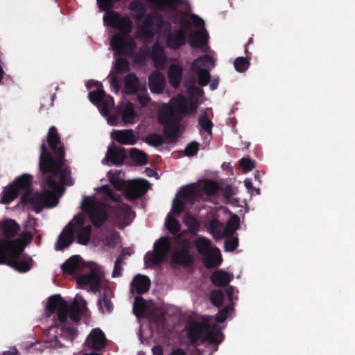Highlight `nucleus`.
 Masks as SVG:
<instances>
[{
	"instance_id": "nucleus-1",
	"label": "nucleus",
	"mask_w": 355,
	"mask_h": 355,
	"mask_svg": "<svg viewBox=\"0 0 355 355\" xmlns=\"http://www.w3.org/2000/svg\"><path fill=\"white\" fill-rule=\"evenodd\" d=\"M47 139L58 160L55 161L51 157L45 143L43 142L41 146L40 167L44 173H51L46 177V184L51 191L44 189L42 193H33L30 190L31 176L23 175L15 180L14 185L4 189L0 200L1 203H10L17 197L21 189L24 191L23 201L30 203L37 213H39L44 207L51 208L58 205V198L64 192V189L60 183L70 184L71 180L70 172L67 168H64V151L54 126L50 128Z\"/></svg>"
},
{
	"instance_id": "nucleus-2",
	"label": "nucleus",
	"mask_w": 355,
	"mask_h": 355,
	"mask_svg": "<svg viewBox=\"0 0 355 355\" xmlns=\"http://www.w3.org/2000/svg\"><path fill=\"white\" fill-rule=\"evenodd\" d=\"M132 15L137 21V35L141 39L150 40L155 32L157 40L162 42L164 37L168 47L177 49L184 44L186 35L192 48L208 51L207 32L204 21L195 15L180 13L174 18V23L179 24V28L171 32V26L165 21L159 11L146 15V6L140 2L130 4Z\"/></svg>"
},
{
	"instance_id": "nucleus-3",
	"label": "nucleus",
	"mask_w": 355,
	"mask_h": 355,
	"mask_svg": "<svg viewBox=\"0 0 355 355\" xmlns=\"http://www.w3.org/2000/svg\"><path fill=\"white\" fill-rule=\"evenodd\" d=\"M87 303L83 297L77 294L70 308L60 295H54L48 299L46 305V315L50 317L56 313L55 320L59 326L51 327L46 331V343L51 347L58 348L68 346L77 334L74 327L68 326L70 321L78 322L80 315L86 310Z\"/></svg>"
},
{
	"instance_id": "nucleus-4",
	"label": "nucleus",
	"mask_w": 355,
	"mask_h": 355,
	"mask_svg": "<svg viewBox=\"0 0 355 355\" xmlns=\"http://www.w3.org/2000/svg\"><path fill=\"white\" fill-rule=\"evenodd\" d=\"M189 98L178 95L171 99L170 104L164 105L158 114L159 122L164 125V132L168 143L174 142L179 131V121L188 114L195 112L202 103L203 92L195 85V80L186 83Z\"/></svg>"
},
{
	"instance_id": "nucleus-5",
	"label": "nucleus",
	"mask_w": 355,
	"mask_h": 355,
	"mask_svg": "<svg viewBox=\"0 0 355 355\" xmlns=\"http://www.w3.org/2000/svg\"><path fill=\"white\" fill-rule=\"evenodd\" d=\"M234 290L232 286L227 288L226 293L231 304L220 310L215 318L211 316H203L200 320L193 321L190 324L187 333L191 345L197 346L200 343H205L213 345V351L217 350L218 344L223 340V336L215 324V320L218 323L224 322L228 314L233 311L232 303L236 299L233 296Z\"/></svg>"
},
{
	"instance_id": "nucleus-6",
	"label": "nucleus",
	"mask_w": 355,
	"mask_h": 355,
	"mask_svg": "<svg viewBox=\"0 0 355 355\" xmlns=\"http://www.w3.org/2000/svg\"><path fill=\"white\" fill-rule=\"evenodd\" d=\"M64 273L75 275L77 284L80 286L88 285L93 291L98 290L104 277L101 267L93 262H84L78 255L67 259L62 265Z\"/></svg>"
},
{
	"instance_id": "nucleus-7",
	"label": "nucleus",
	"mask_w": 355,
	"mask_h": 355,
	"mask_svg": "<svg viewBox=\"0 0 355 355\" xmlns=\"http://www.w3.org/2000/svg\"><path fill=\"white\" fill-rule=\"evenodd\" d=\"M95 196H84L81 203L82 209L89 215L93 224L101 225L107 218L106 205L110 201L116 202L119 196L114 194L107 185H103L96 189Z\"/></svg>"
},
{
	"instance_id": "nucleus-8",
	"label": "nucleus",
	"mask_w": 355,
	"mask_h": 355,
	"mask_svg": "<svg viewBox=\"0 0 355 355\" xmlns=\"http://www.w3.org/2000/svg\"><path fill=\"white\" fill-rule=\"evenodd\" d=\"M23 250L21 241L17 239H0V264H7L21 272L28 271L32 259L20 257Z\"/></svg>"
},
{
	"instance_id": "nucleus-9",
	"label": "nucleus",
	"mask_w": 355,
	"mask_h": 355,
	"mask_svg": "<svg viewBox=\"0 0 355 355\" xmlns=\"http://www.w3.org/2000/svg\"><path fill=\"white\" fill-rule=\"evenodd\" d=\"M76 232L78 242L82 245H87L89 241L91 225H84L83 216H76L70 221L69 225L60 234L55 243V249L61 250L68 247L73 241V233Z\"/></svg>"
},
{
	"instance_id": "nucleus-10",
	"label": "nucleus",
	"mask_w": 355,
	"mask_h": 355,
	"mask_svg": "<svg viewBox=\"0 0 355 355\" xmlns=\"http://www.w3.org/2000/svg\"><path fill=\"white\" fill-rule=\"evenodd\" d=\"M111 184L119 190H124L127 198L133 200L141 197L149 188V184L144 180H123V173L121 171L109 172Z\"/></svg>"
},
{
	"instance_id": "nucleus-11",
	"label": "nucleus",
	"mask_w": 355,
	"mask_h": 355,
	"mask_svg": "<svg viewBox=\"0 0 355 355\" xmlns=\"http://www.w3.org/2000/svg\"><path fill=\"white\" fill-rule=\"evenodd\" d=\"M218 190V184L213 181H205L199 185H189L182 188L179 193L188 202H193L198 199H205L207 195H213Z\"/></svg>"
},
{
	"instance_id": "nucleus-12",
	"label": "nucleus",
	"mask_w": 355,
	"mask_h": 355,
	"mask_svg": "<svg viewBox=\"0 0 355 355\" xmlns=\"http://www.w3.org/2000/svg\"><path fill=\"white\" fill-rule=\"evenodd\" d=\"M93 87H96V89L89 93V100L97 105L103 116L108 115L110 110L114 105L113 98L110 96L105 94L102 89L101 83L93 80H90L87 83V87L88 89Z\"/></svg>"
},
{
	"instance_id": "nucleus-13",
	"label": "nucleus",
	"mask_w": 355,
	"mask_h": 355,
	"mask_svg": "<svg viewBox=\"0 0 355 355\" xmlns=\"http://www.w3.org/2000/svg\"><path fill=\"white\" fill-rule=\"evenodd\" d=\"M196 247L198 252L202 255L205 265L207 267H214L221 263L220 250L217 248L211 247L208 239L204 237L197 239Z\"/></svg>"
},
{
	"instance_id": "nucleus-14",
	"label": "nucleus",
	"mask_w": 355,
	"mask_h": 355,
	"mask_svg": "<svg viewBox=\"0 0 355 355\" xmlns=\"http://www.w3.org/2000/svg\"><path fill=\"white\" fill-rule=\"evenodd\" d=\"M214 60L208 55H202L196 59L191 64V70L198 75V83L207 85L210 79V74L207 69L214 67Z\"/></svg>"
},
{
	"instance_id": "nucleus-15",
	"label": "nucleus",
	"mask_w": 355,
	"mask_h": 355,
	"mask_svg": "<svg viewBox=\"0 0 355 355\" xmlns=\"http://www.w3.org/2000/svg\"><path fill=\"white\" fill-rule=\"evenodd\" d=\"M239 218L233 215L228 220L227 225L224 227L216 219H213L209 222L208 229L215 239H219L233 234L239 228Z\"/></svg>"
},
{
	"instance_id": "nucleus-16",
	"label": "nucleus",
	"mask_w": 355,
	"mask_h": 355,
	"mask_svg": "<svg viewBox=\"0 0 355 355\" xmlns=\"http://www.w3.org/2000/svg\"><path fill=\"white\" fill-rule=\"evenodd\" d=\"M170 247L171 245L167 239H159L155 243L153 252H149L146 254L145 263L147 266H151L161 263L166 258Z\"/></svg>"
},
{
	"instance_id": "nucleus-17",
	"label": "nucleus",
	"mask_w": 355,
	"mask_h": 355,
	"mask_svg": "<svg viewBox=\"0 0 355 355\" xmlns=\"http://www.w3.org/2000/svg\"><path fill=\"white\" fill-rule=\"evenodd\" d=\"M187 202H188L187 200H184L181 197V195L179 193L173 200L171 211L168 214L165 220V226L171 233L175 234L180 230V227L179 222L172 216V214H180L183 211L184 205Z\"/></svg>"
},
{
	"instance_id": "nucleus-18",
	"label": "nucleus",
	"mask_w": 355,
	"mask_h": 355,
	"mask_svg": "<svg viewBox=\"0 0 355 355\" xmlns=\"http://www.w3.org/2000/svg\"><path fill=\"white\" fill-rule=\"evenodd\" d=\"M178 248L174 252L172 259L173 262L182 265H189L191 263L192 257L189 252L191 244L187 240H180L179 236L176 238Z\"/></svg>"
},
{
	"instance_id": "nucleus-19",
	"label": "nucleus",
	"mask_w": 355,
	"mask_h": 355,
	"mask_svg": "<svg viewBox=\"0 0 355 355\" xmlns=\"http://www.w3.org/2000/svg\"><path fill=\"white\" fill-rule=\"evenodd\" d=\"M129 70V63L125 58H118L114 64V69H112L107 79L110 81L112 90L117 93L119 90V78L117 73L126 72Z\"/></svg>"
},
{
	"instance_id": "nucleus-20",
	"label": "nucleus",
	"mask_w": 355,
	"mask_h": 355,
	"mask_svg": "<svg viewBox=\"0 0 355 355\" xmlns=\"http://www.w3.org/2000/svg\"><path fill=\"white\" fill-rule=\"evenodd\" d=\"M124 149L116 146H110L107 148L105 158L102 160V164L114 165L121 164L125 158Z\"/></svg>"
},
{
	"instance_id": "nucleus-21",
	"label": "nucleus",
	"mask_w": 355,
	"mask_h": 355,
	"mask_svg": "<svg viewBox=\"0 0 355 355\" xmlns=\"http://www.w3.org/2000/svg\"><path fill=\"white\" fill-rule=\"evenodd\" d=\"M85 346L89 349L98 350L105 345V336L100 329H94L85 340Z\"/></svg>"
},
{
	"instance_id": "nucleus-22",
	"label": "nucleus",
	"mask_w": 355,
	"mask_h": 355,
	"mask_svg": "<svg viewBox=\"0 0 355 355\" xmlns=\"http://www.w3.org/2000/svg\"><path fill=\"white\" fill-rule=\"evenodd\" d=\"M198 123L199 132L208 144L212 137L213 123L205 114H202L198 118Z\"/></svg>"
},
{
	"instance_id": "nucleus-23",
	"label": "nucleus",
	"mask_w": 355,
	"mask_h": 355,
	"mask_svg": "<svg viewBox=\"0 0 355 355\" xmlns=\"http://www.w3.org/2000/svg\"><path fill=\"white\" fill-rule=\"evenodd\" d=\"M182 67L179 62L175 60L170 64L168 70V78L170 84L173 87H179L182 80Z\"/></svg>"
},
{
	"instance_id": "nucleus-24",
	"label": "nucleus",
	"mask_w": 355,
	"mask_h": 355,
	"mask_svg": "<svg viewBox=\"0 0 355 355\" xmlns=\"http://www.w3.org/2000/svg\"><path fill=\"white\" fill-rule=\"evenodd\" d=\"M111 136L114 140L124 145H133L137 141L132 130H113Z\"/></svg>"
},
{
	"instance_id": "nucleus-25",
	"label": "nucleus",
	"mask_w": 355,
	"mask_h": 355,
	"mask_svg": "<svg viewBox=\"0 0 355 355\" xmlns=\"http://www.w3.org/2000/svg\"><path fill=\"white\" fill-rule=\"evenodd\" d=\"M165 77L158 71H153L148 78V85L153 93L160 94L165 86Z\"/></svg>"
},
{
	"instance_id": "nucleus-26",
	"label": "nucleus",
	"mask_w": 355,
	"mask_h": 355,
	"mask_svg": "<svg viewBox=\"0 0 355 355\" xmlns=\"http://www.w3.org/2000/svg\"><path fill=\"white\" fill-rule=\"evenodd\" d=\"M150 57L153 61L154 66L158 69L164 68L166 62V55L164 47L158 43L153 45L150 52Z\"/></svg>"
},
{
	"instance_id": "nucleus-27",
	"label": "nucleus",
	"mask_w": 355,
	"mask_h": 355,
	"mask_svg": "<svg viewBox=\"0 0 355 355\" xmlns=\"http://www.w3.org/2000/svg\"><path fill=\"white\" fill-rule=\"evenodd\" d=\"M150 286L149 278L145 275H137L131 282V291L137 293H144L148 291Z\"/></svg>"
},
{
	"instance_id": "nucleus-28",
	"label": "nucleus",
	"mask_w": 355,
	"mask_h": 355,
	"mask_svg": "<svg viewBox=\"0 0 355 355\" xmlns=\"http://www.w3.org/2000/svg\"><path fill=\"white\" fill-rule=\"evenodd\" d=\"M122 120L125 124H132L135 122L137 114L135 112L133 105L132 103H126L121 105L120 108Z\"/></svg>"
},
{
	"instance_id": "nucleus-29",
	"label": "nucleus",
	"mask_w": 355,
	"mask_h": 355,
	"mask_svg": "<svg viewBox=\"0 0 355 355\" xmlns=\"http://www.w3.org/2000/svg\"><path fill=\"white\" fill-rule=\"evenodd\" d=\"M233 279V275L229 274L222 270L213 272L211 277L212 283L218 286H225Z\"/></svg>"
},
{
	"instance_id": "nucleus-30",
	"label": "nucleus",
	"mask_w": 355,
	"mask_h": 355,
	"mask_svg": "<svg viewBox=\"0 0 355 355\" xmlns=\"http://www.w3.org/2000/svg\"><path fill=\"white\" fill-rule=\"evenodd\" d=\"M2 228L4 235L6 236L4 239L10 241L8 238L16 235L19 230V225L14 220L8 219L3 223Z\"/></svg>"
},
{
	"instance_id": "nucleus-31",
	"label": "nucleus",
	"mask_w": 355,
	"mask_h": 355,
	"mask_svg": "<svg viewBox=\"0 0 355 355\" xmlns=\"http://www.w3.org/2000/svg\"><path fill=\"white\" fill-rule=\"evenodd\" d=\"M112 293L105 291L103 297L98 300V306L103 313H110L113 309V305L111 302Z\"/></svg>"
},
{
	"instance_id": "nucleus-32",
	"label": "nucleus",
	"mask_w": 355,
	"mask_h": 355,
	"mask_svg": "<svg viewBox=\"0 0 355 355\" xmlns=\"http://www.w3.org/2000/svg\"><path fill=\"white\" fill-rule=\"evenodd\" d=\"M139 84L138 79L134 74H129L125 78V93L134 94L138 93L140 90L138 89Z\"/></svg>"
},
{
	"instance_id": "nucleus-33",
	"label": "nucleus",
	"mask_w": 355,
	"mask_h": 355,
	"mask_svg": "<svg viewBox=\"0 0 355 355\" xmlns=\"http://www.w3.org/2000/svg\"><path fill=\"white\" fill-rule=\"evenodd\" d=\"M147 306L148 305L143 298L136 297L133 304V311L135 315L137 318L143 316L146 312Z\"/></svg>"
},
{
	"instance_id": "nucleus-34",
	"label": "nucleus",
	"mask_w": 355,
	"mask_h": 355,
	"mask_svg": "<svg viewBox=\"0 0 355 355\" xmlns=\"http://www.w3.org/2000/svg\"><path fill=\"white\" fill-rule=\"evenodd\" d=\"M130 156L138 164L143 165L146 163V154L137 148L130 150Z\"/></svg>"
},
{
	"instance_id": "nucleus-35",
	"label": "nucleus",
	"mask_w": 355,
	"mask_h": 355,
	"mask_svg": "<svg viewBox=\"0 0 355 355\" xmlns=\"http://www.w3.org/2000/svg\"><path fill=\"white\" fill-rule=\"evenodd\" d=\"M234 65L238 72H244L249 67V62L243 57H239L234 60Z\"/></svg>"
},
{
	"instance_id": "nucleus-36",
	"label": "nucleus",
	"mask_w": 355,
	"mask_h": 355,
	"mask_svg": "<svg viewBox=\"0 0 355 355\" xmlns=\"http://www.w3.org/2000/svg\"><path fill=\"white\" fill-rule=\"evenodd\" d=\"M125 259V257L123 254H121L116 259L114 269L112 271V277H120L122 272V266Z\"/></svg>"
},
{
	"instance_id": "nucleus-37",
	"label": "nucleus",
	"mask_w": 355,
	"mask_h": 355,
	"mask_svg": "<svg viewBox=\"0 0 355 355\" xmlns=\"http://www.w3.org/2000/svg\"><path fill=\"white\" fill-rule=\"evenodd\" d=\"M149 3L159 8L167 7H174L177 3V0H146Z\"/></svg>"
},
{
	"instance_id": "nucleus-38",
	"label": "nucleus",
	"mask_w": 355,
	"mask_h": 355,
	"mask_svg": "<svg viewBox=\"0 0 355 355\" xmlns=\"http://www.w3.org/2000/svg\"><path fill=\"white\" fill-rule=\"evenodd\" d=\"M224 299V294L220 290H215L211 293L210 300L216 306L222 305Z\"/></svg>"
},
{
	"instance_id": "nucleus-39",
	"label": "nucleus",
	"mask_w": 355,
	"mask_h": 355,
	"mask_svg": "<svg viewBox=\"0 0 355 355\" xmlns=\"http://www.w3.org/2000/svg\"><path fill=\"white\" fill-rule=\"evenodd\" d=\"M183 220L184 223L189 227L191 232H196L198 230L199 224L193 216L190 214H187L184 216Z\"/></svg>"
},
{
	"instance_id": "nucleus-40",
	"label": "nucleus",
	"mask_w": 355,
	"mask_h": 355,
	"mask_svg": "<svg viewBox=\"0 0 355 355\" xmlns=\"http://www.w3.org/2000/svg\"><path fill=\"white\" fill-rule=\"evenodd\" d=\"M119 241V235L116 232H110L105 236L103 243L105 245L113 248Z\"/></svg>"
},
{
	"instance_id": "nucleus-41",
	"label": "nucleus",
	"mask_w": 355,
	"mask_h": 355,
	"mask_svg": "<svg viewBox=\"0 0 355 355\" xmlns=\"http://www.w3.org/2000/svg\"><path fill=\"white\" fill-rule=\"evenodd\" d=\"M139 103L142 107H146L150 103V99L146 89H141L137 93Z\"/></svg>"
},
{
	"instance_id": "nucleus-42",
	"label": "nucleus",
	"mask_w": 355,
	"mask_h": 355,
	"mask_svg": "<svg viewBox=\"0 0 355 355\" xmlns=\"http://www.w3.org/2000/svg\"><path fill=\"white\" fill-rule=\"evenodd\" d=\"M198 150V144L196 141H192L185 148V155L188 157L194 155Z\"/></svg>"
},
{
	"instance_id": "nucleus-43",
	"label": "nucleus",
	"mask_w": 355,
	"mask_h": 355,
	"mask_svg": "<svg viewBox=\"0 0 355 355\" xmlns=\"http://www.w3.org/2000/svg\"><path fill=\"white\" fill-rule=\"evenodd\" d=\"M239 164L245 173L251 171L254 166V162L247 158H241L239 160Z\"/></svg>"
},
{
	"instance_id": "nucleus-44",
	"label": "nucleus",
	"mask_w": 355,
	"mask_h": 355,
	"mask_svg": "<svg viewBox=\"0 0 355 355\" xmlns=\"http://www.w3.org/2000/svg\"><path fill=\"white\" fill-rule=\"evenodd\" d=\"M238 245V239L235 237H230L225 242V248L227 251H233Z\"/></svg>"
},
{
	"instance_id": "nucleus-45",
	"label": "nucleus",
	"mask_w": 355,
	"mask_h": 355,
	"mask_svg": "<svg viewBox=\"0 0 355 355\" xmlns=\"http://www.w3.org/2000/svg\"><path fill=\"white\" fill-rule=\"evenodd\" d=\"M148 141L149 144H150L152 146H157L162 145L164 143V139L160 135H154L150 136L148 138Z\"/></svg>"
},
{
	"instance_id": "nucleus-46",
	"label": "nucleus",
	"mask_w": 355,
	"mask_h": 355,
	"mask_svg": "<svg viewBox=\"0 0 355 355\" xmlns=\"http://www.w3.org/2000/svg\"><path fill=\"white\" fill-rule=\"evenodd\" d=\"M236 194V189L232 187L227 186L224 190V196L225 198L230 199L233 196Z\"/></svg>"
},
{
	"instance_id": "nucleus-47",
	"label": "nucleus",
	"mask_w": 355,
	"mask_h": 355,
	"mask_svg": "<svg viewBox=\"0 0 355 355\" xmlns=\"http://www.w3.org/2000/svg\"><path fill=\"white\" fill-rule=\"evenodd\" d=\"M152 352H153V355H162L163 354L162 348L159 345L155 346L152 349Z\"/></svg>"
},
{
	"instance_id": "nucleus-48",
	"label": "nucleus",
	"mask_w": 355,
	"mask_h": 355,
	"mask_svg": "<svg viewBox=\"0 0 355 355\" xmlns=\"http://www.w3.org/2000/svg\"><path fill=\"white\" fill-rule=\"evenodd\" d=\"M244 184H245V187H246L248 190H250V189H253V187H252V180H251L250 178H246V179L244 180Z\"/></svg>"
},
{
	"instance_id": "nucleus-49",
	"label": "nucleus",
	"mask_w": 355,
	"mask_h": 355,
	"mask_svg": "<svg viewBox=\"0 0 355 355\" xmlns=\"http://www.w3.org/2000/svg\"><path fill=\"white\" fill-rule=\"evenodd\" d=\"M169 355H186V354L181 349H175L173 350Z\"/></svg>"
},
{
	"instance_id": "nucleus-50",
	"label": "nucleus",
	"mask_w": 355,
	"mask_h": 355,
	"mask_svg": "<svg viewBox=\"0 0 355 355\" xmlns=\"http://www.w3.org/2000/svg\"><path fill=\"white\" fill-rule=\"evenodd\" d=\"M218 86V79H214L210 85V89L211 90L216 89Z\"/></svg>"
},
{
	"instance_id": "nucleus-51",
	"label": "nucleus",
	"mask_w": 355,
	"mask_h": 355,
	"mask_svg": "<svg viewBox=\"0 0 355 355\" xmlns=\"http://www.w3.org/2000/svg\"><path fill=\"white\" fill-rule=\"evenodd\" d=\"M117 122V119L115 116H108L107 123L110 125H115Z\"/></svg>"
},
{
	"instance_id": "nucleus-52",
	"label": "nucleus",
	"mask_w": 355,
	"mask_h": 355,
	"mask_svg": "<svg viewBox=\"0 0 355 355\" xmlns=\"http://www.w3.org/2000/svg\"><path fill=\"white\" fill-rule=\"evenodd\" d=\"M17 349L15 348L11 349L8 351L5 352L3 355H16Z\"/></svg>"
},
{
	"instance_id": "nucleus-53",
	"label": "nucleus",
	"mask_w": 355,
	"mask_h": 355,
	"mask_svg": "<svg viewBox=\"0 0 355 355\" xmlns=\"http://www.w3.org/2000/svg\"><path fill=\"white\" fill-rule=\"evenodd\" d=\"M146 173L148 176H153L155 174V172L150 168H146Z\"/></svg>"
},
{
	"instance_id": "nucleus-54",
	"label": "nucleus",
	"mask_w": 355,
	"mask_h": 355,
	"mask_svg": "<svg viewBox=\"0 0 355 355\" xmlns=\"http://www.w3.org/2000/svg\"><path fill=\"white\" fill-rule=\"evenodd\" d=\"M88 355H100V354H97V353H91V354H89Z\"/></svg>"
},
{
	"instance_id": "nucleus-55",
	"label": "nucleus",
	"mask_w": 355,
	"mask_h": 355,
	"mask_svg": "<svg viewBox=\"0 0 355 355\" xmlns=\"http://www.w3.org/2000/svg\"><path fill=\"white\" fill-rule=\"evenodd\" d=\"M54 97H55V94L51 97V100H52V101H53Z\"/></svg>"
},
{
	"instance_id": "nucleus-56",
	"label": "nucleus",
	"mask_w": 355,
	"mask_h": 355,
	"mask_svg": "<svg viewBox=\"0 0 355 355\" xmlns=\"http://www.w3.org/2000/svg\"><path fill=\"white\" fill-rule=\"evenodd\" d=\"M252 42V39H250L248 43H250Z\"/></svg>"
},
{
	"instance_id": "nucleus-57",
	"label": "nucleus",
	"mask_w": 355,
	"mask_h": 355,
	"mask_svg": "<svg viewBox=\"0 0 355 355\" xmlns=\"http://www.w3.org/2000/svg\"><path fill=\"white\" fill-rule=\"evenodd\" d=\"M256 191H257V193H259V189H257Z\"/></svg>"
},
{
	"instance_id": "nucleus-58",
	"label": "nucleus",
	"mask_w": 355,
	"mask_h": 355,
	"mask_svg": "<svg viewBox=\"0 0 355 355\" xmlns=\"http://www.w3.org/2000/svg\"><path fill=\"white\" fill-rule=\"evenodd\" d=\"M255 178L258 179V176L257 175H255Z\"/></svg>"
}]
</instances>
